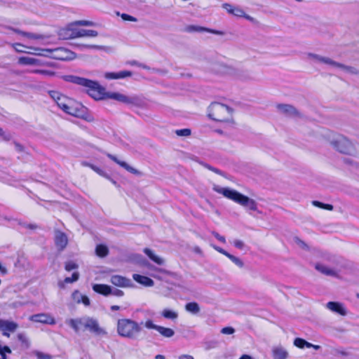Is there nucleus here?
I'll use <instances>...</instances> for the list:
<instances>
[{"mask_svg": "<svg viewBox=\"0 0 359 359\" xmlns=\"http://www.w3.org/2000/svg\"><path fill=\"white\" fill-rule=\"evenodd\" d=\"M15 148L18 151H22V149H23V147L22 145H20V144L18 143H15Z\"/></svg>", "mask_w": 359, "mask_h": 359, "instance_id": "nucleus-61", "label": "nucleus"}, {"mask_svg": "<svg viewBox=\"0 0 359 359\" xmlns=\"http://www.w3.org/2000/svg\"><path fill=\"white\" fill-rule=\"evenodd\" d=\"M315 268L316 269V270H318V271H320V273H322L326 276H333V277H337L338 276V273L336 271H334L332 269H330L323 264H317L316 265Z\"/></svg>", "mask_w": 359, "mask_h": 359, "instance_id": "nucleus-23", "label": "nucleus"}, {"mask_svg": "<svg viewBox=\"0 0 359 359\" xmlns=\"http://www.w3.org/2000/svg\"><path fill=\"white\" fill-rule=\"evenodd\" d=\"M18 338L20 341H21L22 342H24L25 341L26 339H25V337L24 336V334H18Z\"/></svg>", "mask_w": 359, "mask_h": 359, "instance_id": "nucleus-60", "label": "nucleus"}, {"mask_svg": "<svg viewBox=\"0 0 359 359\" xmlns=\"http://www.w3.org/2000/svg\"><path fill=\"white\" fill-rule=\"evenodd\" d=\"M50 95L56 102L59 100V98H60V97L62 96L63 95L60 94L57 91L53 90L50 92Z\"/></svg>", "mask_w": 359, "mask_h": 359, "instance_id": "nucleus-50", "label": "nucleus"}, {"mask_svg": "<svg viewBox=\"0 0 359 359\" xmlns=\"http://www.w3.org/2000/svg\"><path fill=\"white\" fill-rule=\"evenodd\" d=\"M116 15H120L121 17V18L126 21H131V22H137V19L136 18H135L132 15H130L128 14H126V13L120 14L119 12H117Z\"/></svg>", "mask_w": 359, "mask_h": 359, "instance_id": "nucleus-40", "label": "nucleus"}, {"mask_svg": "<svg viewBox=\"0 0 359 359\" xmlns=\"http://www.w3.org/2000/svg\"><path fill=\"white\" fill-rule=\"evenodd\" d=\"M156 331L166 338H170L175 334V331L172 329L160 325L158 326Z\"/></svg>", "mask_w": 359, "mask_h": 359, "instance_id": "nucleus-31", "label": "nucleus"}, {"mask_svg": "<svg viewBox=\"0 0 359 359\" xmlns=\"http://www.w3.org/2000/svg\"><path fill=\"white\" fill-rule=\"evenodd\" d=\"M0 348H1V351L5 353V354H6V353H11V348L8 346H2L1 345H0Z\"/></svg>", "mask_w": 359, "mask_h": 359, "instance_id": "nucleus-58", "label": "nucleus"}, {"mask_svg": "<svg viewBox=\"0 0 359 359\" xmlns=\"http://www.w3.org/2000/svg\"><path fill=\"white\" fill-rule=\"evenodd\" d=\"M107 156L111 160H112L113 161H114L115 163L118 164L122 168H125L127 171L130 172V173H133V174H135V175H140V171H138L137 169L130 166L125 161H122L118 160L115 156H114L112 154H108Z\"/></svg>", "mask_w": 359, "mask_h": 359, "instance_id": "nucleus-16", "label": "nucleus"}, {"mask_svg": "<svg viewBox=\"0 0 359 359\" xmlns=\"http://www.w3.org/2000/svg\"><path fill=\"white\" fill-rule=\"evenodd\" d=\"M191 130L189 129V128H184V129H180V130H177L175 131V133L178 136H184V137H187V136H189L191 135Z\"/></svg>", "mask_w": 359, "mask_h": 359, "instance_id": "nucleus-41", "label": "nucleus"}, {"mask_svg": "<svg viewBox=\"0 0 359 359\" xmlns=\"http://www.w3.org/2000/svg\"><path fill=\"white\" fill-rule=\"evenodd\" d=\"M12 30L17 33V34H19L23 36H25V37H27L29 39H41V36L39 35V34H33V33H31V32H23V31H21L18 29H14L13 28Z\"/></svg>", "mask_w": 359, "mask_h": 359, "instance_id": "nucleus-33", "label": "nucleus"}, {"mask_svg": "<svg viewBox=\"0 0 359 359\" xmlns=\"http://www.w3.org/2000/svg\"><path fill=\"white\" fill-rule=\"evenodd\" d=\"M133 278L136 282L146 287H152L154 285V280L147 276L135 273Z\"/></svg>", "mask_w": 359, "mask_h": 359, "instance_id": "nucleus-17", "label": "nucleus"}, {"mask_svg": "<svg viewBox=\"0 0 359 359\" xmlns=\"http://www.w3.org/2000/svg\"><path fill=\"white\" fill-rule=\"evenodd\" d=\"M235 332V329L232 327H225L221 330V333L224 334H232Z\"/></svg>", "mask_w": 359, "mask_h": 359, "instance_id": "nucleus-47", "label": "nucleus"}, {"mask_svg": "<svg viewBox=\"0 0 359 359\" xmlns=\"http://www.w3.org/2000/svg\"><path fill=\"white\" fill-rule=\"evenodd\" d=\"M143 252L149 257V258L154 262L158 265H163L165 263L164 259L155 255L154 252L149 248H144Z\"/></svg>", "mask_w": 359, "mask_h": 359, "instance_id": "nucleus-22", "label": "nucleus"}, {"mask_svg": "<svg viewBox=\"0 0 359 359\" xmlns=\"http://www.w3.org/2000/svg\"><path fill=\"white\" fill-rule=\"evenodd\" d=\"M79 267L78 264L74 263V262H67L65 264V269L67 271H70L74 269H76Z\"/></svg>", "mask_w": 359, "mask_h": 359, "instance_id": "nucleus-42", "label": "nucleus"}, {"mask_svg": "<svg viewBox=\"0 0 359 359\" xmlns=\"http://www.w3.org/2000/svg\"><path fill=\"white\" fill-rule=\"evenodd\" d=\"M278 110L283 114L291 117H301L299 111L292 105L287 104H278L276 106Z\"/></svg>", "mask_w": 359, "mask_h": 359, "instance_id": "nucleus-8", "label": "nucleus"}, {"mask_svg": "<svg viewBox=\"0 0 359 359\" xmlns=\"http://www.w3.org/2000/svg\"><path fill=\"white\" fill-rule=\"evenodd\" d=\"M312 204L314 206H316V207H318V208H323V209H325V210H332L333 208H334L332 205L323 203H321V202L318 201H312Z\"/></svg>", "mask_w": 359, "mask_h": 359, "instance_id": "nucleus-37", "label": "nucleus"}, {"mask_svg": "<svg viewBox=\"0 0 359 359\" xmlns=\"http://www.w3.org/2000/svg\"><path fill=\"white\" fill-rule=\"evenodd\" d=\"M110 281L113 285L121 287H127L133 285L130 279L119 275L112 276Z\"/></svg>", "mask_w": 359, "mask_h": 359, "instance_id": "nucleus-11", "label": "nucleus"}, {"mask_svg": "<svg viewBox=\"0 0 359 359\" xmlns=\"http://www.w3.org/2000/svg\"><path fill=\"white\" fill-rule=\"evenodd\" d=\"M19 224L24 229L35 231L39 228L36 224H31L27 222H20Z\"/></svg>", "mask_w": 359, "mask_h": 359, "instance_id": "nucleus-39", "label": "nucleus"}, {"mask_svg": "<svg viewBox=\"0 0 359 359\" xmlns=\"http://www.w3.org/2000/svg\"><path fill=\"white\" fill-rule=\"evenodd\" d=\"M68 243L66 234L62 231H56L55 235V244L58 250H63Z\"/></svg>", "mask_w": 359, "mask_h": 359, "instance_id": "nucleus-10", "label": "nucleus"}, {"mask_svg": "<svg viewBox=\"0 0 359 359\" xmlns=\"http://www.w3.org/2000/svg\"><path fill=\"white\" fill-rule=\"evenodd\" d=\"M203 165L206 168H208V170H211V171H212V172H215V173H217L218 175H222V171L220 170H219V169H217L216 168H214V167L211 166L210 165H208V164H206V163L203 164Z\"/></svg>", "mask_w": 359, "mask_h": 359, "instance_id": "nucleus-52", "label": "nucleus"}, {"mask_svg": "<svg viewBox=\"0 0 359 359\" xmlns=\"http://www.w3.org/2000/svg\"><path fill=\"white\" fill-rule=\"evenodd\" d=\"M34 353L38 359H52V356L48 353L41 351H36Z\"/></svg>", "mask_w": 359, "mask_h": 359, "instance_id": "nucleus-43", "label": "nucleus"}, {"mask_svg": "<svg viewBox=\"0 0 359 359\" xmlns=\"http://www.w3.org/2000/svg\"><path fill=\"white\" fill-rule=\"evenodd\" d=\"M227 257L238 267L242 268L244 266L243 261L238 257L230 253L227 254Z\"/></svg>", "mask_w": 359, "mask_h": 359, "instance_id": "nucleus-38", "label": "nucleus"}, {"mask_svg": "<svg viewBox=\"0 0 359 359\" xmlns=\"http://www.w3.org/2000/svg\"><path fill=\"white\" fill-rule=\"evenodd\" d=\"M294 345L299 348H304V339L302 338H296L294 341Z\"/></svg>", "mask_w": 359, "mask_h": 359, "instance_id": "nucleus-46", "label": "nucleus"}, {"mask_svg": "<svg viewBox=\"0 0 359 359\" xmlns=\"http://www.w3.org/2000/svg\"><path fill=\"white\" fill-rule=\"evenodd\" d=\"M223 7L229 13H232L236 16H243V15L244 14V11L239 8H237V7H234L233 6H231V4H224L223 5Z\"/></svg>", "mask_w": 359, "mask_h": 359, "instance_id": "nucleus-29", "label": "nucleus"}, {"mask_svg": "<svg viewBox=\"0 0 359 359\" xmlns=\"http://www.w3.org/2000/svg\"><path fill=\"white\" fill-rule=\"evenodd\" d=\"M73 25H80V26H93L94 25V22L89 20H78L73 23Z\"/></svg>", "mask_w": 359, "mask_h": 359, "instance_id": "nucleus-44", "label": "nucleus"}, {"mask_svg": "<svg viewBox=\"0 0 359 359\" xmlns=\"http://www.w3.org/2000/svg\"><path fill=\"white\" fill-rule=\"evenodd\" d=\"M185 30L188 32H205L212 33V34H218V35L223 34L222 32L206 28V27H201V26H198V25L187 26L185 28Z\"/></svg>", "mask_w": 359, "mask_h": 359, "instance_id": "nucleus-14", "label": "nucleus"}, {"mask_svg": "<svg viewBox=\"0 0 359 359\" xmlns=\"http://www.w3.org/2000/svg\"><path fill=\"white\" fill-rule=\"evenodd\" d=\"M76 38L79 37H96L98 32L92 29H76Z\"/></svg>", "mask_w": 359, "mask_h": 359, "instance_id": "nucleus-21", "label": "nucleus"}, {"mask_svg": "<svg viewBox=\"0 0 359 359\" xmlns=\"http://www.w3.org/2000/svg\"><path fill=\"white\" fill-rule=\"evenodd\" d=\"M76 28L68 27L60 30L59 36L62 39H70L76 38Z\"/></svg>", "mask_w": 359, "mask_h": 359, "instance_id": "nucleus-18", "label": "nucleus"}, {"mask_svg": "<svg viewBox=\"0 0 359 359\" xmlns=\"http://www.w3.org/2000/svg\"><path fill=\"white\" fill-rule=\"evenodd\" d=\"M141 331L140 325L133 320L122 318L117 321V333L122 337L136 339Z\"/></svg>", "mask_w": 359, "mask_h": 359, "instance_id": "nucleus-3", "label": "nucleus"}, {"mask_svg": "<svg viewBox=\"0 0 359 359\" xmlns=\"http://www.w3.org/2000/svg\"><path fill=\"white\" fill-rule=\"evenodd\" d=\"M79 278V272H74L71 277H67L65 278V280L62 282L58 283V285L60 288H65V283H72L74 282H76Z\"/></svg>", "mask_w": 359, "mask_h": 359, "instance_id": "nucleus-27", "label": "nucleus"}, {"mask_svg": "<svg viewBox=\"0 0 359 359\" xmlns=\"http://www.w3.org/2000/svg\"><path fill=\"white\" fill-rule=\"evenodd\" d=\"M295 242L302 248H306L307 245L298 238H295Z\"/></svg>", "mask_w": 359, "mask_h": 359, "instance_id": "nucleus-56", "label": "nucleus"}, {"mask_svg": "<svg viewBox=\"0 0 359 359\" xmlns=\"http://www.w3.org/2000/svg\"><path fill=\"white\" fill-rule=\"evenodd\" d=\"M133 73L130 71L123 70L118 72H106L104 78L108 80L121 79L131 76Z\"/></svg>", "mask_w": 359, "mask_h": 359, "instance_id": "nucleus-13", "label": "nucleus"}, {"mask_svg": "<svg viewBox=\"0 0 359 359\" xmlns=\"http://www.w3.org/2000/svg\"><path fill=\"white\" fill-rule=\"evenodd\" d=\"M233 245L238 248V249H240V250H243L245 247V243L243 241H241V240H234L233 241Z\"/></svg>", "mask_w": 359, "mask_h": 359, "instance_id": "nucleus-48", "label": "nucleus"}, {"mask_svg": "<svg viewBox=\"0 0 359 359\" xmlns=\"http://www.w3.org/2000/svg\"><path fill=\"white\" fill-rule=\"evenodd\" d=\"M333 67L340 68V69H343L344 72L351 74H358V71L355 68L351 67V66L344 65L341 63H339V62H337L335 61L334 62Z\"/></svg>", "mask_w": 359, "mask_h": 359, "instance_id": "nucleus-28", "label": "nucleus"}, {"mask_svg": "<svg viewBox=\"0 0 359 359\" xmlns=\"http://www.w3.org/2000/svg\"><path fill=\"white\" fill-rule=\"evenodd\" d=\"M312 346H313V344H311V343H309L308 341H306V340H304V348H312Z\"/></svg>", "mask_w": 359, "mask_h": 359, "instance_id": "nucleus-62", "label": "nucleus"}, {"mask_svg": "<svg viewBox=\"0 0 359 359\" xmlns=\"http://www.w3.org/2000/svg\"><path fill=\"white\" fill-rule=\"evenodd\" d=\"M212 234L215 236V238H216L218 241H219L220 242L223 243H226V239L224 236L219 235L217 232L216 231H212Z\"/></svg>", "mask_w": 359, "mask_h": 359, "instance_id": "nucleus-53", "label": "nucleus"}, {"mask_svg": "<svg viewBox=\"0 0 359 359\" xmlns=\"http://www.w3.org/2000/svg\"><path fill=\"white\" fill-rule=\"evenodd\" d=\"M287 356V351L281 347L275 348L273 350V359H286Z\"/></svg>", "mask_w": 359, "mask_h": 359, "instance_id": "nucleus-26", "label": "nucleus"}, {"mask_svg": "<svg viewBox=\"0 0 359 359\" xmlns=\"http://www.w3.org/2000/svg\"><path fill=\"white\" fill-rule=\"evenodd\" d=\"M18 325L16 323L0 319V330L14 332Z\"/></svg>", "mask_w": 359, "mask_h": 359, "instance_id": "nucleus-19", "label": "nucleus"}, {"mask_svg": "<svg viewBox=\"0 0 359 359\" xmlns=\"http://www.w3.org/2000/svg\"><path fill=\"white\" fill-rule=\"evenodd\" d=\"M70 98L62 95L59 98V100L56 102L57 105L60 107L62 111L67 107L68 102H69Z\"/></svg>", "mask_w": 359, "mask_h": 359, "instance_id": "nucleus-36", "label": "nucleus"}, {"mask_svg": "<svg viewBox=\"0 0 359 359\" xmlns=\"http://www.w3.org/2000/svg\"><path fill=\"white\" fill-rule=\"evenodd\" d=\"M83 294H81L78 290H75L72 293V298L78 304L81 303V299L82 298Z\"/></svg>", "mask_w": 359, "mask_h": 359, "instance_id": "nucleus-45", "label": "nucleus"}, {"mask_svg": "<svg viewBox=\"0 0 359 359\" xmlns=\"http://www.w3.org/2000/svg\"><path fill=\"white\" fill-rule=\"evenodd\" d=\"M87 317L88 316L76 319H69L66 321V323L70 326L75 332L78 333L81 329V327H83L85 328L84 321L87 320Z\"/></svg>", "mask_w": 359, "mask_h": 359, "instance_id": "nucleus-12", "label": "nucleus"}, {"mask_svg": "<svg viewBox=\"0 0 359 359\" xmlns=\"http://www.w3.org/2000/svg\"><path fill=\"white\" fill-rule=\"evenodd\" d=\"M110 294H112L116 297H122L123 295V292L119 289H112L111 288V292Z\"/></svg>", "mask_w": 359, "mask_h": 359, "instance_id": "nucleus-51", "label": "nucleus"}, {"mask_svg": "<svg viewBox=\"0 0 359 359\" xmlns=\"http://www.w3.org/2000/svg\"><path fill=\"white\" fill-rule=\"evenodd\" d=\"M330 144L339 152L355 156V149L353 144L345 136L337 135L333 140H331Z\"/></svg>", "mask_w": 359, "mask_h": 359, "instance_id": "nucleus-5", "label": "nucleus"}, {"mask_svg": "<svg viewBox=\"0 0 359 359\" xmlns=\"http://www.w3.org/2000/svg\"><path fill=\"white\" fill-rule=\"evenodd\" d=\"M239 359H253V358L249 355L244 354V355H241Z\"/></svg>", "mask_w": 359, "mask_h": 359, "instance_id": "nucleus-63", "label": "nucleus"}, {"mask_svg": "<svg viewBox=\"0 0 359 359\" xmlns=\"http://www.w3.org/2000/svg\"><path fill=\"white\" fill-rule=\"evenodd\" d=\"M85 329L95 335L101 336L107 334V332L100 327L98 321L93 318L87 317V320L84 321Z\"/></svg>", "mask_w": 359, "mask_h": 359, "instance_id": "nucleus-7", "label": "nucleus"}, {"mask_svg": "<svg viewBox=\"0 0 359 359\" xmlns=\"http://www.w3.org/2000/svg\"><path fill=\"white\" fill-rule=\"evenodd\" d=\"M308 57L310 58L314 59L319 62H323V63L330 65L332 66H333V64L334 62L333 60H332L329 57H323V56H320L319 55L314 54V53H308Z\"/></svg>", "mask_w": 359, "mask_h": 359, "instance_id": "nucleus-25", "label": "nucleus"}, {"mask_svg": "<svg viewBox=\"0 0 359 359\" xmlns=\"http://www.w3.org/2000/svg\"><path fill=\"white\" fill-rule=\"evenodd\" d=\"M179 359H194L192 355L183 354L179 356Z\"/></svg>", "mask_w": 359, "mask_h": 359, "instance_id": "nucleus-59", "label": "nucleus"}, {"mask_svg": "<svg viewBox=\"0 0 359 359\" xmlns=\"http://www.w3.org/2000/svg\"><path fill=\"white\" fill-rule=\"evenodd\" d=\"M90 167L93 170H95L97 173L101 175H103V171L99 168L98 167L94 165H90Z\"/></svg>", "mask_w": 359, "mask_h": 359, "instance_id": "nucleus-57", "label": "nucleus"}, {"mask_svg": "<svg viewBox=\"0 0 359 359\" xmlns=\"http://www.w3.org/2000/svg\"><path fill=\"white\" fill-rule=\"evenodd\" d=\"M185 310L191 314H198L201 309L198 303L192 302L185 305Z\"/></svg>", "mask_w": 359, "mask_h": 359, "instance_id": "nucleus-30", "label": "nucleus"}, {"mask_svg": "<svg viewBox=\"0 0 359 359\" xmlns=\"http://www.w3.org/2000/svg\"><path fill=\"white\" fill-rule=\"evenodd\" d=\"M213 189L216 192L222 194L226 198L232 200L250 210L255 211L257 209V204L255 200L250 198L234 189L219 187V186H215Z\"/></svg>", "mask_w": 359, "mask_h": 359, "instance_id": "nucleus-2", "label": "nucleus"}, {"mask_svg": "<svg viewBox=\"0 0 359 359\" xmlns=\"http://www.w3.org/2000/svg\"><path fill=\"white\" fill-rule=\"evenodd\" d=\"M87 109L81 103L70 99L64 112L75 117L86 118Z\"/></svg>", "mask_w": 359, "mask_h": 359, "instance_id": "nucleus-6", "label": "nucleus"}, {"mask_svg": "<svg viewBox=\"0 0 359 359\" xmlns=\"http://www.w3.org/2000/svg\"><path fill=\"white\" fill-rule=\"evenodd\" d=\"M29 72L32 73V74H41L45 76H53L55 74V73L53 71L46 70V69H39L29 70Z\"/></svg>", "mask_w": 359, "mask_h": 359, "instance_id": "nucleus-34", "label": "nucleus"}, {"mask_svg": "<svg viewBox=\"0 0 359 359\" xmlns=\"http://www.w3.org/2000/svg\"><path fill=\"white\" fill-rule=\"evenodd\" d=\"M161 315L165 318L171 319V320H175L178 317V314L177 312H175L174 311L169 310V309H164L162 311Z\"/></svg>", "mask_w": 359, "mask_h": 359, "instance_id": "nucleus-35", "label": "nucleus"}, {"mask_svg": "<svg viewBox=\"0 0 359 359\" xmlns=\"http://www.w3.org/2000/svg\"><path fill=\"white\" fill-rule=\"evenodd\" d=\"M62 79L66 82L72 83L84 88L86 93L97 100L112 99L126 104L136 107L140 106L142 103V100L137 95L127 96L120 93L107 92L105 88L95 81L72 74L65 75L62 76Z\"/></svg>", "mask_w": 359, "mask_h": 359, "instance_id": "nucleus-1", "label": "nucleus"}, {"mask_svg": "<svg viewBox=\"0 0 359 359\" xmlns=\"http://www.w3.org/2000/svg\"><path fill=\"white\" fill-rule=\"evenodd\" d=\"M326 307L334 313L340 314L341 316H346L347 312L343 304L336 302H329L326 304Z\"/></svg>", "mask_w": 359, "mask_h": 359, "instance_id": "nucleus-15", "label": "nucleus"}, {"mask_svg": "<svg viewBox=\"0 0 359 359\" xmlns=\"http://www.w3.org/2000/svg\"><path fill=\"white\" fill-rule=\"evenodd\" d=\"M93 290L95 292L104 296H108L111 292V287L109 285L104 284H95L93 285Z\"/></svg>", "mask_w": 359, "mask_h": 359, "instance_id": "nucleus-20", "label": "nucleus"}, {"mask_svg": "<svg viewBox=\"0 0 359 359\" xmlns=\"http://www.w3.org/2000/svg\"><path fill=\"white\" fill-rule=\"evenodd\" d=\"M95 253L100 257H104L109 254V249L106 245L100 244L96 246Z\"/></svg>", "mask_w": 359, "mask_h": 359, "instance_id": "nucleus-32", "label": "nucleus"}, {"mask_svg": "<svg viewBox=\"0 0 359 359\" xmlns=\"http://www.w3.org/2000/svg\"><path fill=\"white\" fill-rule=\"evenodd\" d=\"M144 325L148 329L157 330L158 325H155L151 320H148L145 322Z\"/></svg>", "mask_w": 359, "mask_h": 359, "instance_id": "nucleus-49", "label": "nucleus"}, {"mask_svg": "<svg viewBox=\"0 0 359 359\" xmlns=\"http://www.w3.org/2000/svg\"><path fill=\"white\" fill-rule=\"evenodd\" d=\"M81 303H83L85 306H89L90 302L89 298L87 296L83 295L81 299Z\"/></svg>", "mask_w": 359, "mask_h": 359, "instance_id": "nucleus-55", "label": "nucleus"}, {"mask_svg": "<svg viewBox=\"0 0 359 359\" xmlns=\"http://www.w3.org/2000/svg\"><path fill=\"white\" fill-rule=\"evenodd\" d=\"M19 63L25 65H41L40 60L30 57H20Z\"/></svg>", "mask_w": 359, "mask_h": 359, "instance_id": "nucleus-24", "label": "nucleus"}, {"mask_svg": "<svg viewBox=\"0 0 359 359\" xmlns=\"http://www.w3.org/2000/svg\"><path fill=\"white\" fill-rule=\"evenodd\" d=\"M0 355H1V358L0 359H7L6 354H5V353L1 351V348H0Z\"/></svg>", "mask_w": 359, "mask_h": 359, "instance_id": "nucleus-64", "label": "nucleus"}, {"mask_svg": "<svg viewBox=\"0 0 359 359\" xmlns=\"http://www.w3.org/2000/svg\"><path fill=\"white\" fill-rule=\"evenodd\" d=\"M29 319L32 321L36 322V323H41L43 324H48V325H55V320L53 317H52L50 315L47 313H39V314H34L30 316Z\"/></svg>", "mask_w": 359, "mask_h": 359, "instance_id": "nucleus-9", "label": "nucleus"}, {"mask_svg": "<svg viewBox=\"0 0 359 359\" xmlns=\"http://www.w3.org/2000/svg\"><path fill=\"white\" fill-rule=\"evenodd\" d=\"M213 248L215 250H216L217 252H220L221 254L225 255L226 257H227V254H229L227 251H226L225 250L222 249V248L220 247H218V246H216V245H213Z\"/></svg>", "mask_w": 359, "mask_h": 359, "instance_id": "nucleus-54", "label": "nucleus"}, {"mask_svg": "<svg viewBox=\"0 0 359 359\" xmlns=\"http://www.w3.org/2000/svg\"><path fill=\"white\" fill-rule=\"evenodd\" d=\"M232 112L231 108L219 102H212L208 107V116L215 121H229Z\"/></svg>", "mask_w": 359, "mask_h": 359, "instance_id": "nucleus-4", "label": "nucleus"}]
</instances>
